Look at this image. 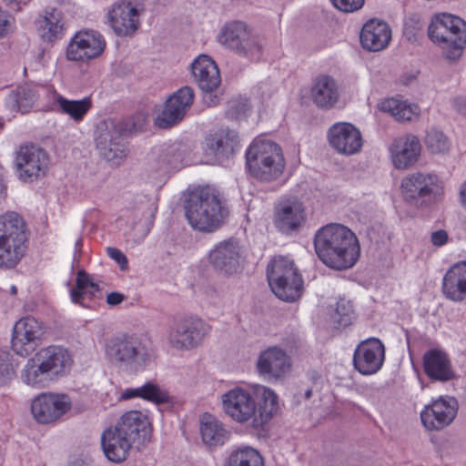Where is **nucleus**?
Instances as JSON below:
<instances>
[{
  "instance_id": "nucleus-11",
  "label": "nucleus",
  "mask_w": 466,
  "mask_h": 466,
  "mask_svg": "<svg viewBox=\"0 0 466 466\" xmlns=\"http://www.w3.org/2000/svg\"><path fill=\"white\" fill-rule=\"evenodd\" d=\"M209 332V327L198 318H183L176 320L168 334L170 344L178 350L197 347Z\"/></svg>"
},
{
  "instance_id": "nucleus-23",
  "label": "nucleus",
  "mask_w": 466,
  "mask_h": 466,
  "mask_svg": "<svg viewBox=\"0 0 466 466\" xmlns=\"http://www.w3.org/2000/svg\"><path fill=\"white\" fill-rule=\"evenodd\" d=\"M208 258L215 269L231 275L240 267L242 249L237 239L229 238L216 245L209 252Z\"/></svg>"
},
{
  "instance_id": "nucleus-28",
  "label": "nucleus",
  "mask_w": 466,
  "mask_h": 466,
  "mask_svg": "<svg viewBox=\"0 0 466 466\" xmlns=\"http://www.w3.org/2000/svg\"><path fill=\"white\" fill-rule=\"evenodd\" d=\"M423 368L426 375L438 381L446 382L455 379L451 361L448 354L438 349H431L423 355Z\"/></svg>"
},
{
  "instance_id": "nucleus-18",
  "label": "nucleus",
  "mask_w": 466,
  "mask_h": 466,
  "mask_svg": "<svg viewBox=\"0 0 466 466\" xmlns=\"http://www.w3.org/2000/svg\"><path fill=\"white\" fill-rule=\"evenodd\" d=\"M194 91L190 86H183L171 95L165 107L156 119L160 128H168L180 122L194 102Z\"/></svg>"
},
{
  "instance_id": "nucleus-59",
  "label": "nucleus",
  "mask_w": 466,
  "mask_h": 466,
  "mask_svg": "<svg viewBox=\"0 0 466 466\" xmlns=\"http://www.w3.org/2000/svg\"><path fill=\"white\" fill-rule=\"evenodd\" d=\"M203 101L208 106H215L218 104V96L213 94V91L204 92Z\"/></svg>"
},
{
  "instance_id": "nucleus-24",
  "label": "nucleus",
  "mask_w": 466,
  "mask_h": 466,
  "mask_svg": "<svg viewBox=\"0 0 466 466\" xmlns=\"http://www.w3.org/2000/svg\"><path fill=\"white\" fill-rule=\"evenodd\" d=\"M108 20L116 35L130 36L139 26V13L132 2L120 0L109 11Z\"/></svg>"
},
{
  "instance_id": "nucleus-37",
  "label": "nucleus",
  "mask_w": 466,
  "mask_h": 466,
  "mask_svg": "<svg viewBox=\"0 0 466 466\" xmlns=\"http://www.w3.org/2000/svg\"><path fill=\"white\" fill-rule=\"evenodd\" d=\"M134 398H140L153 402L156 405L173 403V398L168 391L152 381H147L137 388H127L120 396V400H130Z\"/></svg>"
},
{
  "instance_id": "nucleus-4",
  "label": "nucleus",
  "mask_w": 466,
  "mask_h": 466,
  "mask_svg": "<svg viewBox=\"0 0 466 466\" xmlns=\"http://www.w3.org/2000/svg\"><path fill=\"white\" fill-rule=\"evenodd\" d=\"M72 365L73 360L66 349L49 346L41 349L27 360L22 378L26 384L37 386L47 379L65 376Z\"/></svg>"
},
{
  "instance_id": "nucleus-22",
  "label": "nucleus",
  "mask_w": 466,
  "mask_h": 466,
  "mask_svg": "<svg viewBox=\"0 0 466 466\" xmlns=\"http://www.w3.org/2000/svg\"><path fill=\"white\" fill-rule=\"evenodd\" d=\"M384 346L380 339L371 338L359 344L353 355L355 369L363 375L376 373L384 361Z\"/></svg>"
},
{
  "instance_id": "nucleus-51",
  "label": "nucleus",
  "mask_w": 466,
  "mask_h": 466,
  "mask_svg": "<svg viewBox=\"0 0 466 466\" xmlns=\"http://www.w3.org/2000/svg\"><path fill=\"white\" fill-rule=\"evenodd\" d=\"M333 5L343 12H353L362 7L364 0H331Z\"/></svg>"
},
{
  "instance_id": "nucleus-29",
  "label": "nucleus",
  "mask_w": 466,
  "mask_h": 466,
  "mask_svg": "<svg viewBox=\"0 0 466 466\" xmlns=\"http://www.w3.org/2000/svg\"><path fill=\"white\" fill-rule=\"evenodd\" d=\"M360 39L364 49L378 52L389 45L391 30L384 21L371 19L363 25Z\"/></svg>"
},
{
  "instance_id": "nucleus-50",
  "label": "nucleus",
  "mask_w": 466,
  "mask_h": 466,
  "mask_svg": "<svg viewBox=\"0 0 466 466\" xmlns=\"http://www.w3.org/2000/svg\"><path fill=\"white\" fill-rule=\"evenodd\" d=\"M171 164V160L167 159V154L158 156L153 155L148 162L149 168L157 172L165 171Z\"/></svg>"
},
{
  "instance_id": "nucleus-41",
  "label": "nucleus",
  "mask_w": 466,
  "mask_h": 466,
  "mask_svg": "<svg viewBox=\"0 0 466 466\" xmlns=\"http://www.w3.org/2000/svg\"><path fill=\"white\" fill-rule=\"evenodd\" d=\"M228 466H264V461L257 450L247 447L230 454Z\"/></svg>"
},
{
  "instance_id": "nucleus-53",
  "label": "nucleus",
  "mask_w": 466,
  "mask_h": 466,
  "mask_svg": "<svg viewBox=\"0 0 466 466\" xmlns=\"http://www.w3.org/2000/svg\"><path fill=\"white\" fill-rule=\"evenodd\" d=\"M107 255L114 259L118 265L120 269L126 270L128 268V260L126 255L116 248L108 247L106 248Z\"/></svg>"
},
{
  "instance_id": "nucleus-64",
  "label": "nucleus",
  "mask_w": 466,
  "mask_h": 466,
  "mask_svg": "<svg viewBox=\"0 0 466 466\" xmlns=\"http://www.w3.org/2000/svg\"><path fill=\"white\" fill-rule=\"evenodd\" d=\"M312 395V390H307L306 392H305V398L306 399H309Z\"/></svg>"
},
{
  "instance_id": "nucleus-60",
  "label": "nucleus",
  "mask_w": 466,
  "mask_h": 466,
  "mask_svg": "<svg viewBox=\"0 0 466 466\" xmlns=\"http://www.w3.org/2000/svg\"><path fill=\"white\" fill-rule=\"evenodd\" d=\"M420 115V109L418 105L410 104V121L418 119Z\"/></svg>"
},
{
  "instance_id": "nucleus-39",
  "label": "nucleus",
  "mask_w": 466,
  "mask_h": 466,
  "mask_svg": "<svg viewBox=\"0 0 466 466\" xmlns=\"http://www.w3.org/2000/svg\"><path fill=\"white\" fill-rule=\"evenodd\" d=\"M61 12L56 8L45 11V15L39 19V26L43 30V38L52 41L58 36L63 30Z\"/></svg>"
},
{
  "instance_id": "nucleus-31",
  "label": "nucleus",
  "mask_w": 466,
  "mask_h": 466,
  "mask_svg": "<svg viewBox=\"0 0 466 466\" xmlns=\"http://www.w3.org/2000/svg\"><path fill=\"white\" fill-rule=\"evenodd\" d=\"M192 74L203 92L216 90L221 82L216 63L208 56H199L191 66Z\"/></svg>"
},
{
  "instance_id": "nucleus-14",
  "label": "nucleus",
  "mask_w": 466,
  "mask_h": 466,
  "mask_svg": "<svg viewBox=\"0 0 466 466\" xmlns=\"http://www.w3.org/2000/svg\"><path fill=\"white\" fill-rule=\"evenodd\" d=\"M42 335V323L34 317L22 318L14 326L12 350L21 357H27L40 345Z\"/></svg>"
},
{
  "instance_id": "nucleus-20",
  "label": "nucleus",
  "mask_w": 466,
  "mask_h": 466,
  "mask_svg": "<svg viewBox=\"0 0 466 466\" xmlns=\"http://www.w3.org/2000/svg\"><path fill=\"white\" fill-rule=\"evenodd\" d=\"M329 146L339 154L351 156L359 153L363 145L360 131L352 124L339 122L328 131Z\"/></svg>"
},
{
  "instance_id": "nucleus-7",
  "label": "nucleus",
  "mask_w": 466,
  "mask_h": 466,
  "mask_svg": "<svg viewBox=\"0 0 466 466\" xmlns=\"http://www.w3.org/2000/svg\"><path fill=\"white\" fill-rule=\"evenodd\" d=\"M131 131L129 123L120 119L100 121L96 129V145L107 162L119 164L126 157L123 137Z\"/></svg>"
},
{
  "instance_id": "nucleus-34",
  "label": "nucleus",
  "mask_w": 466,
  "mask_h": 466,
  "mask_svg": "<svg viewBox=\"0 0 466 466\" xmlns=\"http://www.w3.org/2000/svg\"><path fill=\"white\" fill-rule=\"evenodd\" d=\"M442 291L447 299L460 302L466 299V261L453 265L444 275Z\"/></svg>"
},
{
  "instance_id": "nucleus-19",
  "label": "nucleus",
  "mask_w": 466,
  "mask_h": 466,
  "mask_svg": "<svg viewBox=\"0 0 466 466\" xmlns=\"http://www.w3.org/2000/svg\"><path fill=\"white\" fill-rule=\"evenodd\" d=\"M106 46L102 35L93 30L77 32L66 48V57L71 61H88L99 56Z\"/></svg>"
},
{
  "instance_id": "nucleus-63",
  "label": "nucleus",
  "mask_w": 466,
  "mask_h": 466,
  "mask_svg": "<svg viewBox=\"0 0 466 466\" xmlns=\"http://www.w3.org/2000/svg\"><path fill=\"white\" fill-rule=\"evenodd\" d=\"M5 2L11 9L17 10V11L20 10V7H19L16 0H5Z\"/></svg>"
},
{
  "instance_id": "nucleus-35",
  "label": "nucleus",
  "mask_w": 466,
  "mask_h": 466,
  "mask_svg": "<svg viewBox=\"0 0 466 466\" xmlns=\"http://www.w3.org/2000/svg\"><path fill=\"white\" fill-rule=\"evenodd\" d=\"M267 277L269 287H275L282 295L285 292H283V289H280L279 282L293 280L294 279H302L294 262L285 257H279L272 259L267 268Z\"/></svg>"
},
{
  "instance_id": "nucleus-15",
  "label": "nucleus",
  "mask_w": 466,
  "mask_h": 466,
  "mask_svg": "<svg viewBox=\"0 0 466 466\" xmlns=\"http://www.w3.org/2000/svg\"><path fill=\"white\" fill-rule=\"evenodd\" d=\"M222 407L225 413L238 423L248 422L252 429V420L256 417V400L241 388H234L222 395Z\"/></svg>"
},
{
  "instance_id": "nucleus-32",
  "label": "nucleus",
  "mask_w": 466,
  "mask_h": 466,
  "mask_svg": "<svg viewBox=\"0 0 466 466\" xmlns=\"http://www.w3.org/2000/svg\"><path fill=\"white\" fill-rule=\"evenodd\" d=\"M206 150L218 160L228 158L238 145V137L234 130L222 128L206 137Z\"/></svg>"
},
{
  "instance_id": "nucleus-49",
  "label": "nucleus",
  "mask_w": 466,
  "mask_h": 466,
  "mask_svg": "<svg viewBox=\"0 0 466 466\" xmlns=\"http://www.w3.org/2000/svg\"><path fill=\"white\" fill-rule=\"evenodd\" d=\"M14 376V370L6 353L0 354V385H5Z\"/></svg>"
},
{
  "instance_id": "nucleus-62",
  "label": "nucleus",
  "mask_w": 466,
  "mask_h": 466,
  "mask_svg": "<svg viewBox=\"0 0 466 466\" xmlns=\"http://www.w3.org/2000/svg\"><path fill=\"white\" fill-rule=\"evenodd\" d=\"M99 290V286L93 282L92 280L90 281L89 285H88V289L86 290V294H89L90 296H94V294L96 292H97Z\"/></svg>"
},
{
  "instance_id": "nucleus-9",
  "label": "nucleus",
  "mask_w": 466,
  "mask_h": 466,
  "mask_svg": "<svg viewBox=\"0 0 466 466\" xmlns=\"http://www.w3.org/2000/svg\"><path fill=\"white\" fill-rule=\"evenodd\" d=\"M107 358L115 363H141L147 358V352L140 339L135 334H120L106 344Z\"/></svg>"
},
{
  "instance_id": "nucleus-27",
  "label": "nucleus",
  "mask_w": 466,
  "mask_h": 466,
  "mask_svg": "<svg viewBox=\"0 0 466 466\" xmlns=\"http://www.w3.org/2000/svg\"><path fill=\"white\" fill-rule=\"evenodd\" d=\"M254 393L258 403L256 402V417L252 420V430L261 432L278 410V396L273 390L261 385L254 388Z\"/></svg>"
},
{
  "instance_id": "nucleus-3",
  "label": "nucleus",
  "mask_w": 466,
  "mask_h": 466,
  "mask_svg": "<svg viewBox=\"0 0 466 466\" xmlns=\"http://www.w3.org/2000/svg\"><path fill=\"white\" fill-rule=\"evenodd\" d=\"M428 35L441 48L445 59L455 62L466 47V23L449 13L437 14L431 18Z\"/></svg>"
},
{
  "instance_id": "nucleus-10",
  "label": "nucleus",
  "mask_w": 466,
  "mask_h": 466,
  "mask_svg": "<svg viewBox=\"0 0 466 466\" xmlns=\"http://www.w3.org/2000/svg\"><path fill=\"white\" fill-rule=\"evenodd\" d=\"M458 410L459 404L454 397L441 396L424 407L420 420L427 431H439L454 421Z\"/></svg>"
},
{
  "instance_id": "nucleus-57",
  "label": "nucleus",
  "mask_w": 466,
  "mask_h": 466,
  "mask_svg": "<svg viewBox=\"0 0 466 466\" xmlns=\"http://www.w3.org/2000/svg\"><path fill=\"white\" fill-rule=\"evenodd\" d=\"M431 242L434 246L441 247L448 240V234L445 230L440 229L431 233Z\"/></svg>"
},
{
  "instance_id": "nucleus-43",
  "label": "nucleus",
  "mask_w": 466,
  "mask_h": 466,
  "mask_svg": "<svg viewBox=\"0 0 466 466\" xmlns=\"http://www.w3.org/2000/svg\"><path fill=\"white\" fill-rule=\"evenodd\" d=\"M379 109L390 115L398 122L408 119L406 116L408 104L405 100L400 99V96L385 98L379 104Z\"/></svg>"
},
{
  "instance_id": "nucleus-47",
  "label": "nucleus",
  "mask_w": 466,
  "mask_h": 466,
  "mask_svg": "<svg viewBox=\"0 0 466 466\" xmlns=\"http://www.w3.org/2000/svg\"><path fill=\"white\" fill-rule=\"evenodd\" d=\"M91 281L88 274L85 270H79L76 276V289L71 290L70 296L74 303L84 306V297L86 295L88 285Z\"/></svg>"
},
{
  "instance_id": "nucleus-40",
  "label": "nucleus",
  "mask_w": 466,
  "mask_h": 466,
  "mask_svg": "<svg viewBox=\"0 0 466 466\" xmlns=\"http://www.w3.org/2000/svg\"><path fill=\"white\" fill-rule=\"evenodd\" d=\"M56 102L63 113L69 115L73 119L79 121L91 108V99L85 97L81 100H68L62 96H58Z\"/></svg>"
},
{
  "instance_id": "nucleus-26",
  "label": "nucleus",
  "mask_w": 466,
  "mask_h": 466,
  "mask_svg": "<svg viewBox=\"0 0 466 466\" xmlns=\"http://www.w3.org/2000/svg\"><path fill=\"white\" fill-rule=\"evenodd\" d=\"M310 98L319 109L333 108L339 99V90L337 81L330 76L320 74L311 83Z\"/></svg>"
},
{
  "instance_id": "nucleus-2",
  "label": "nucleus",
  "mask_w": 466,
  "mask_h": 466,
  "mask_svg": "<svg viewBox=\"0 0 466 466\" xmlns=\"http://www.w3.org/2000/svg\"><path fill=\"white\" fill-rule=\"evenodd\" d=\"M184 209L189 225L203 232L215 231L228 215L219 192L208 186L188 191Z\"/></svg>"
},
{
  "instance_id": "nucleus-8",
  "label": "nucleus",
  "mask_w": 466,
  "mask_h": 466,
  "mask_svg": "<svg viewBox=\"0 0 466 466\" xmlns=\"http://www.w3.org/2000/svg\"><path fill=\"white\" fill-rule=\"evenodd\" d=\"M49 156L45 149L33 144L24 145L15 154V167L23 181H33L46 176Z\"/></svg>"
},
{
  "instance_id": "nucleus-58",
  "label": "nucleus",
  "mask_w": 466,
  "mask_h": 466,
  "mask_svg": "<svg viewBox=\"0 0 466 466\" xmlns=\"http://www.w3.org/2000/svg\"><path fill=\"white\" fill-rule=\"evenodd\" d=\"M126 297L124 294L119 292H111L106 296V303L109 306H116L125 300Z\"/></svg>"
},
{
  "instance_id": "nucleus-44",
  "label": "nucleus",
  "mask_w": 466,
  "mask_h": 466,
  "mask_svg": "<svg viewBox=\"0 0 466 466\" xmlns=\"http://www.w3.org/2000/svg\"><path fill=\"white\" fill-rule=\"evenodd\" d=\"M391 161L398 169L408 167V136L395 138L390 147Z\"/></svg>"
},
{
  "instance_id": "nucleus-12",
  "label": "nucleus",
  "mask_w": 466,
  "mask_h": 466,
  "mask_svg": "<svg viewBox=\"0 0 466 466\" xmlns=\"http://www.w3.org/2000/svg\"><path fill=\"white\" fill-rule=\"evenodd\" d=\"M220 41L241 56L258 55L261 52L258 37L240 21L226 24L220 33Z\"/></svg>"
},
{
  "instance_id": "nucleus-52",
  "label": "nucleus",
  "mask_w": 466,
  "mask_h": 466,
  "mask_svg": "<svg viewBox=\"0 0 466 466\" xmlns=\"http://www.w3.org/2000/svg\"><path fill=\"white\" fill-rule=\"evenodd\" d=\"M14 31V19L6 12L0 10V38H4Z\"/></svg>"
},
{
  "instance_id": "nucleus-17",
  "label": "nucleus",
  "mask_w": 466,
  "mask_h": 466,
  "mask_svg": "<svg viewBox=\"0 0 466 466\" xmlns=\"http://www.w3.org/2000/svg\"><path fill=\"white\" fill-rule=\"evenodd\" d=\"M194 91L190 86H183L171 95L165 107L156 119L160 128H168L180 122L194 102Z\"/></svg>"
},
{
  "instance_id": "nucleus-56",
  "label": "nucleus",
  "mask_w": 466,
  "mask_h": 466,
  "mask_svg": "<svg viewBox=\"0 0 466 466\" xmlns=\"http://www.w3.org/2000/svg\"><path fill=\"white\" fill-rule=\"evenodd\" d=\"M451 105L458 114L466 117V97L457 96L452 99Z\"/></svg>"
},
{
  "instance_id": "nucleus-21",
  "label": "nucleus",
  "mask_w": 466,
  "mask_h": 466,
  "mask_svg": "<svg viewBox=\"0 0 466 466\" xmlns=\"http://www.w3.org/2000/svg\"><path fill=\"white\" fill-rule=\"evenodd\" d=\"M114 427L137 449L150 441L151 424L147 416L141 411L129 410L125 412Z\"/></svg>"
},
{
  "instance_id": "nucleus-45",
  "label": "nucleus",
  "mask_w": 466,
  "mask_h": 466,
  "mask_svg": "<svg viewBox=\"0 0 466 466\" xmlns=\"http://www.w3.org/2000/svg\"><path fill=\"white\" fill-rule=\"evenodd\" d=\"M280 289L285 292L282 296L275 287H270L273 293L281 300L293 302L300 298L303 290L302 279H294L293 280H285L279 283Z\"/></svg>"
},
{
  "instance_id": "nucleus-30",
  "label": "nucleus",
  "mask_w": 466,
  "mask_h": 466,
  "mask_svg": "<svg viewBox=\"0 0 466 466\" xmlns=\"http://www.w3.org/2000/svg\"><path fill=\"white\" fill-rule=\"evenodd\" d=\"M101 445L106 457L116 463L126 461L131 448L134 447L131 441L115 427L104 431Z\"/></svg>"
},
{
  "instance_id": "nucleus-16",
  "label": "nucleus",
  "mask_w": 466,
  "mask_h": 466,
  "mask_svg": "<svg viewBox=\"0 0 466 466\" xmlns=\"http://www.w3.org/2000/svg\"><path fill=\"white\" fill-rule=\"evenodd\" d=\"M71 409V401L66 395L42 393L31 404V412L37 422L52 423L59 420Z\"/></svg>"
},
{
  "instance_id": "nucleus-33",
  "label": "nucleus",
  "mask_w": 466,
  "mask_h": 466,
  "mask_svg": "<svg viewBox=\"0 0 466 466\" xmlns=\"http://www.w3.org/2000/svg\"><path fill=\"white\" fill-rule=\"evenodd\" d=\"M303 219V209L296 201L280 202L275 207L274 224L282 233L297 230Z\"/></svg>"
},
{
  "instance_id": "nucleus-42",
  "label": "nucleus",
  "mask_w": 466,
  "mask_h": 466,
  "mask_svg": "<svg viewBox=\"0 0 466 466\" xmlns=\"http://www.w3.org/2000/svg\"><path fill=\"white\" fill-rule=\"evenodd\" d=\"M13 109L26 113L33 106L36 95L28 86H18L9 96Z\"/></svg>"
},
{
  "instance_id": "nucleus-54",
  "label": "nucleus",
  "mask_w": 466,
  "mask_h": 466,
  "mask_svg": "<svg viewBox=\"0 0 466 466\" xmlns=\"http://www.w3.org/2000/svg\"><path fill=\"white\" fill-rule=\"evenodd\" d=\"M249 108L247 101H231L228 116L231 118H238L244 115Z\"/></svg>"
},
{
  "instance_id": "nucleus-25",
  "label": "nucleus",
  "mask_w": 466,
  "mask_h": 466,
  "mask_svg": "<svg viewBox=\"0 0 466 466\" xmlns=\"http://www.w3.org/2000/svg\"><path fill=\"white\" fill-rule=\"evenodd\" d=\"M291 363L287 353L278 347H271L258 356L257 370L260 376L268 380H279L290 370Z\"/></svg>"
},
{
  "instance_id": "nucleus-38",
  "label": "nucleus",
  "mask_w": 466,
  "mask_h": 466,
  "mask_svg": "<svg viewBox=\"0 0 466 466\" xmlns=\"http://www.w3.org/2000/svg\"><path fill=\"white\" fill-rule=\"evenodd\" d=\"M200 433L203 441L210 447L222 445L229 436L223 424L214 418L202 421Z\"/></svg>"
},
{
  "instance_id": "nucleus-55",
  "label": "nucleus",
  "mask_w": 466,
  "mask_h": 466,
  "mask_svg": "<svg viewBox=\"0 0 466 466\" xmlns=\"http://www.w3.org/2000/svg\"><path fill=\"white\" fill-rule=\"evenodd\" d=\"M421 145L416 137L410 139V166L415 164L420 156Z\"/></svg>"
},
{
  "instance_id": "nucleus-1",
  "label": "nucleus",
  "mask_w": 466,
  "mask_h": 466,
  "mask_svg": "<svg viewBox=\"0 0 466 466\" xmlns=\"http://www.w3.org/2000/svg\"><path fill=\"white\" fill-rule=\"evenodd\" d=\"M314 248L327 267L337 270L353 267L360 253L357 236L341 224H329L319 228L314 236Z\"/></svg>"
},
{
  "instance_id": "nucleus-61",
  "label": "nucleus",
  "mask_w": 466,
  "mask_h": 466,
  "mask_svg": "<svg viewBox=\"0 0 466 466\" xmlns=\"http://www.w3.org/2000/svg\"><path fill=\"white\" fill-rule=\"evenodd\" d=\"M460 200L461 206L466 209V181L460 187Z\"/></svg>"
},
{
  "instance_id": "nucleus-36",
  "label": "nucleus",
  "mask_w": 466,
  "mask_h": 466,
  "mask_svg": "<svg viewBox=\"0 0 466 466\" xmlns=\"http://www.w3.org/2000/svg\"><path fill=\"white\" fill-rule=\"evenodd\" d=\"M267 277L269 287H275L282 295L285 292H283V289H280L279 282L293 280L294 279H302L294 262L285 257H279L272 259L267 268Z\"/></svg>"
},
{
  "instance_id": "nucleus-46",
  "label": "nucleus",
  "mask_w": 466,
  "mask_h": 466,
  "mask_svg": "<svg viewBox=\"0 0 466 466\" xmlns=\"http://www.w3.org/2000/svg\"><path fill=\"white\" fill-rule=\"evenodd\" d=\"M425 144L427 148L433 154H443L450 149L448 137L437 129H431L427 133Z\"/></svg>"
},
{
  "instance_id": "nucleus-13",
  "label": "nucleus",
  "mask_w": 466,
  "mask_h": 466,
  "mask_svg": "<svg viewBox=\"0 0 466 466\" xmlns=\"http://www.w3.org/2000/svg\"><path fill=\"white\" fill-rule=\"evenodd\" d=\"M442 194V183L433 174L418 172L410 177V208H428Z\"/></svg>"
},
{
  "instance_id": "nucleus-6",
  "label": "nucleus",
  "mask_w": 466,
  "mask_h": 466,
  "mask_svg": "<svg viewBox=\"0 0 466 466\" xmlns=\"http://www.w3.org/2000/svg\"><path fill=\"white\" fill-rule=\"evenodd\" d=\"M25 224L14 211L0 215V268H13L25 254Z\"/></svg>"
},
{
  "instance_id": "nucleus-48",
  "label": "nucleus",
  "mask_w": 466,
  "mask_h": 466,
  "mask_svg": "<svg viewBox=\"0 0 466 466\" xmlns=\"http://www.w3.org/2000/svg\"><path fill=\"white\" fill-rule=\"evenodd\" d=\"M353 313L352 306L349 301L340 299L336 304V309L331 314L334 323L339 326L346 327L350 324L351 315Z\"/></svg>"
},
{
  "instance_id": "nucleus-5",
  "label": "nucleus",
  "mask_w": 466,
  "mask_h": 466,
  "mask_svg": "<svg viewBox=\"0 0 466 466\" xmlns=\"http://www.w3.org/2000/svg\"><path fill=\"white\" fill-rule=\"evenodd\" d=\"M246 160L251 176L262 182L279 178L285 168L281 147L268 140H254L246 152Z\"/></svg>"
}]
</instances>
